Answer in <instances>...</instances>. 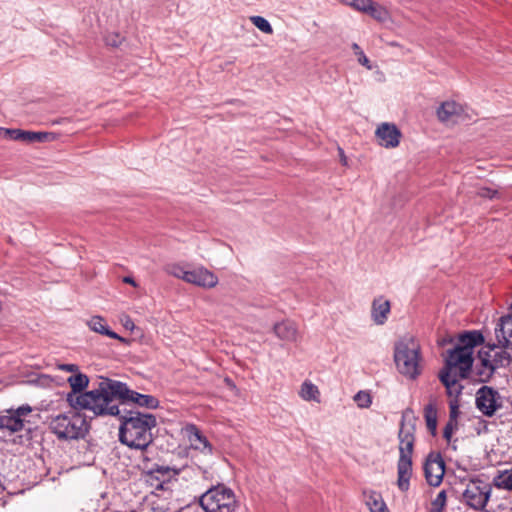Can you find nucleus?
<instances>
[{
	"label": "nucleus",
	"mask_w": 512,
	"mask_h": 512,
	"mask_svg": "<svg viewBox=\"0 0 512 512\" xmlns=\"http://www.w3.org/2000/svg\"><path fill=\"white\" fill-rule=\"evenodd\" d=\"M483 343L484 336L480 331H466L459 335L457 345L448 351L439 379L449 396L461 394L463 386L459 380L469 377L474 362L473 348Z\"/></svg>",
	"instance_id": "1"
},
{
	"label": "nucleus",
	"mask_w": 512,
	"mask_h": 512,
	"mask_svg": "<svg viewBox=\"0 0 512 512\" xmlns=\"http://www.w3.org/2000/svg\"><path fill=\"white\" fill-rule=\"evenodd\" d=\"M112 379L101 378L98 386L90 391H84L89 385V377L78 371L67 378L71 391L66 396V401L74 410H87L95 417H103L106 406L109 405V386Z\"/></svg>",
	"instance_id": "2"
},
{
	"label": "nucleus",
	"mask_w": 512,
	"mask_h": 512,
	"mask_svg": "<svg viewBox=\"0 0 512 512\" xmlns=\"http://www.w3.org/2000/svg\"><path fill=\"white\" fill-rule=\"evenodd\" d=\"M112 416L117 417L120 422L118 436L122 444L129 448L145 450L153 442L151 431L157 426L155 415L122 407L118 415Z\"/></svg>",
	"instance_id": "3"
},
{
	"label": "nucleus",
	"mask_w": 512,
	"mask_h": 512,
	"mask_svg": "<svg viewBox=\"0 0 512 512\" xmlns=\"http://www.w3.org/2000/svg\"><path fill=\"white\" fill-rule=\"evenodd\" d=\"M109 393V405L106 406L107 415H118L122 407H126L129 403H134L139 407L147 409H156L159 407V400L148 394H141L134 390H131L128 385L124 382L112 379L111 385L108 387Z\"/></svg>",
	"instance_id": "4"
},
{
	"label": "nucleus",
	"mask_w": 512,
	"mask_h": 512,
	"mask_svg": "<svg viewBox=\"0 0 512 512\" xmlns=\"http://www.w3.org/2000/svg\"><path fill=\"white\" fill-rule=\"evenodd\" d=\"M80 410L51 416L48 428L60 441L83 439L89 432V424Z\"/></svg>",
	"instance_id": "5"
},
{
	"label": "nucleus",
	"mask_w": 512,
	"mask_h": 512,
	"mask_svg": "<svg viewBox=\"0 0 512 512\" xmlns=\"http://www.w3.org/2000/svg\"><path fill=\"white\" fill-rule=\"evenodd\" d=\"M420 360V345L413 336L406 335L395 343L394 361L402 375L417 378L421 373Z\"/></svg>",
	"instance_id": "6"
},
{
	"label": "nucleus",
	"mask_w": 512,
	"mask_h": 512,
	"mask_svg": "<svg viewBox=\"0 0 512 512\" xmlns=\"http://www.w3.org/2000/svg\"><path fill=\"white\" fill-rule=\"evenodd\" d=\"M205 512H237L239 501L235 492L223 483L210 487L199 499Z\"/></svg>",
	"instance_id": "7"
},
{
	"label": "nucleus",
	"mask_w": 512,
	"mask_h": 512,
	"mask_svg": "<svg viewBox=\"0 0 512 512\" xmlns=\"http://www.w3.org/2000/svg\"><path fill=\"white\" fill-rule=\"evenodd\" d=\"M183 433L190 443L191 458L203 472L209 471L213 446L194 424H187Z\"/></svg>",
	"instance_id": "8"
},
{
	"label": "nucleus",
	"mask_w": 512,
	"mask_h": 512,
	"mask_svg": "<svg viewBox=\"0 0 512 512\" xmlns=\"http://www.w3.org/2000/svg\"><path fill=\"white\" fill-rule=\"evenodd\" d=\"M491 485L479 478L472 479L463 492L466 504L474 510H483L490 498Z\"/></svg>",
	"instance_id": "9"
},
{
	"label": "nucleus",
	"mask_w": 512,
	"mask_h": 512,
	"mask_svg": "<svg viewBox=\"0 0 512 512\" xmlns=\"http://www.w3.org/2000/svg\"><path fill=\"white\" fill-rule=\"evenodd\" d=\"M475 404L477 409L485 416L492 417L502 408L500 393L491 386H482L476 392Z\"/></svg>",
	"instance_id": "10"
},
{
	"label": "nucleus",
	"mask_w": 512,
	"mask_h": 512,
	"mask_svg": "<svg viewBox=\"0 0 512 512\" xmlns=\"http://www.w3.org/2000/svg\"><path fill=\"white\" fill-rule=\"evenodd\" d=\"M0 134L6 139L24 143H43L56 139V135L52 132H35L10 128H0Z\"/></svg>",
	"instance_id": "11"
},
{
	"label": "nucleus",
	"mask_w": 512,
	"mask_h": 512,
	"mask_svg": "<svg viewBox=\"0 0 512 512\" xmlns=\"http://www.w3.org/2000/svg\"><path fill=\"white\" fill-rule=\"evenodd\" d=\"M490 354L485 348H481L477 355V363L472 366L474 380L478 383H488L494 376L496 369L490 361Z\"/></svg>",
	"instance_id": "12"
},
{
	"label": "nucleus",
	"mask_w": 512,
	"mask_h": 512,
	"mask_svg": "<svg viewBox=\"0 0 512 512\" xmlns=\"http://www.w3.org/2000/svg\"><path fill=\"white\" fill-rule=\"evenodd\" d=\"M426 481L431 486H439L445 473V463L440 454H429L424 464Z\"/></svg>",
	"instance_id": "13"
},
{
	"label": "nucleus",
	"mask_w": 512,
	"mask_h": 512,
	"mask_svg": "<svg viewBox=\"0 0 512 512\" xmlns=\"http://www.w3.org/2000/svg\"><path fill=\"white\" fill-rule=\"evenodd\" d=\"M143 470L145 471L146 477L148 478L147 481H150L152 485H154L152 482L153 480L158 482L155 484L157 488H162L165 482L178 475L181 471L175 467L159 464H154L149 469H147V465H144Z\"/></svg>",
	"instance_id": "14"
},
{
	"label": "nucleus",
	"mask_w": 512,
	"mask_h": 512,
	"mask_svg": "<svg viewBox=\"0 0 512 512\" xmlns=\"http://www.w3.org/2000/svg\"><path fill=\"white\" fill-rule=\"evenodd\" d=\"M218 277L204 267H198L188 270L185 282L197 285L203 288H213L218 284Z\"/></svg>",
	"instance_id": "15"
},
{
	"label": "nucleus",
	"mask_w": 512,
	"mask_h": 512,
	"mask_svg": "<svg viewBox=\"0 0 512 512\" xmlns=\"http://www.w3.org/2000/svg\"><path fill=\"white\" fill-rule=\"evenodd\" d=\"M375 135L379 144L385 148H395L400 143L402 136L400 130L394 124L382 123L376 129Z\"/></svg>",
	"instance_id": "16"
},
{
	"label": "nucleus",
	"mask_w": 512,
	"mask_h": 512,
	"mask_svg": "<svg viewBox=\"0 0 512 512\" xmlns=\"http://www.w3.org/2000/svg\"><path fill=\"white\" fill-rule=\"evenodd\" d=\"M405 415L401 420V426L398 434L399 438V457L406 456L407 459H412L413 447H414V426H407L404 422Z\"/></svg>",
	"instance_id": "17"
},
{
	"label": "nucleus",
	"mask_w": 512,
	"mask_h": 512,
	"mask_svg": "<svg viewBox=\"0 0 512 512\" xmlns=\"http://www.w3.org/2000/svg\"><path fill=\"white\" fill-rule=\"evenodd\" d=\"M495 333L499 344L504 348L512 347V311L500 318V322L495 328Z\"/></svg>",
	"instance_id": "18"
},
{
	"label": "nucleus",
	"mask_w": 512,
	"mask_h": 512,
	"mask_svg": "<svg viewBox=\"0 0 512 512\" xmlns=\"http://www.w3.org/2000/svg\"><path fill=\"white\" fill-rule=\"evenodd\" d=\"M391 311V304L383 296L375 298L371 306V318L377 325H383Z\"/></svg>",
	"instance_id": "19"
},
{
	"label": "nucleus",
	"mask_w": 512,
	"mask_h": 512,
	"mask_svg": "<svg viewBox=\"0 0 512 512\" xmlns=\"http://www.w3.org/2000/svg\"><path fill=\"white\" fill-rule=\"evenodd\" d=\"M397 485L402 492L409 490L410 478L412 476V459H407L406 456L399 457L397 463Z\"/></svg>",
	"instance_id": "20"
},
{
	"label": "nucleus",
	"mask_w": 512,
	"mask_h": 512,
	"mask_svg": "<svg viewBox=\"0 0 512 512\" xmlns=\"http://www.w3.org/2000/svg\"><path fill=\"white\" fill-rule=\"evenodd\" d=\"M273 331L279 339L287 342H295L299 337L296 324L289 320L276 323Z\"/></svg>",
	"instance_id": "21"
},
{
	"label": "nucleus",
	"mask_w": 512,
	"mask_h": 512,
	"mask_svg": "<svg viewBox=\"0 0 512 512\" xmlns=\"http://www.w3.org/2000/svg\"><path fill=\"white\" fill-rule=\"evenodd\" d=\"M87 325L89 328L99 334L108 336L113 339H117L120 342L126 343V339L119 336L117 333L112 331L105 323V320L101 316H93L88 322Z\"/></svg>",
	"instance_id": "22"
},
{
	"label": "nucleus",
	"mask_w": 512,
	"mask_h": 512,
	"mask_svg": "<svg viewBox=\"0 0 512 512\" xmlns=\"http://www.w3.org/2000/svg\"><path fill=\"white\" fill-rule=\"evenodd\" d=\"M483 348L486 349V352H489L490 361L492 362L493 366H495L496 370L499 367H506L510 365V363L512 362V356L504 350L496 351L497 346L495 344H489L484 346Z\"/></svg>",
	"instance_id": "23"
},
{
	"label": "nucleus",
	"mask_w": 512,
	"mask_h": 512,
	"mask_svg": "<svg viewBox=\"0 0 512 512\" xmlns=\"http://www.w3.org/2000/svg\"><path fill=\"white\" fill-rule=\"evenodd\" d=\"M365 504L370 512H389L382 495L374 490L364 491Z\"/></svg>",
	"instance_id": "24"
},
{
	"label": "nucleus",
	"mask_w": 512,
	"mask_h": 512,
	"mask_svg": "<svg viewBox=\"0 0 512 512\" xmlns=\"http://www.w3.org/2000/svg\"><path fill=\"white\" fill-rule=\"evenodd\" d=\"M462 107L455 101H446L437 109V116L441 122H448L454 116L460 115Z\"/></svg>",
	"instance_id": "25"
},
{
	"label": "nucleus",
	"mask_w": 512,
	"mask_h": 512,
	"mask_svg": "<svg viewBox=\"0 0 512 512\" xmlns=\"http://www.w3.org/2000/svg\"><path fill=\"white\" fill-rule=\"evenodd\" d=\"M24 428V420L18 419L11 410L7 414L0 416V430L6 429L11 433H16Z\"/></svg>",
	"instance_id": "26"
},
{
	"label": "nucleus",
	"mask_w": 512,
	"mask_h": 512,
	"mask_svg": "<svg viewBox=\"0 0 512 512\" xmlns=\"http://www.w3.org/2000/svg\"><path fill=\"white\" fill-rule=\"evenodd\" d=\"M424 418L426 426L432 435L436 434L437 431V408L434 399H430V402L424 408Z\"/></svg>",
	"instance_id": "27"
},
{
	"label": "nucleus",
	"mask_w": 512,
	"mask_h": 512,
	"mask_svg": "<svg viewBox=\"0 0 512 512\" xmlns=\"http://www.w3.org/2000/svg\"><path fill=\"white\" fill-rule=\"evenodd\" d=\"M493 484L499 489L512 491V468L500 471L493 479Z\"/></svg>",
	"instance_id": "28"
},
{
	"label": "nucleus",
	"mask_w": 512,
	"mask_h": 512,
	"mask_svg": "<svg viewBox=\"0 0 512 512\" xmlns=\"http://www.w3.org/2000/svg\"><path fill=\"white\" fill-rule=\"evenodd\" d=\"M300 396L306 401H319L318 387L310 381H305L301 386Z\"/></svg>",
	"instance_id": "29"
},
{
	"label": "nucleus",
	"mask_w": 512,
	"mask_h": 512,
	"mask_svg": "<svg viewBox=\"0 0 512 512\" xmlns=\"http://www.w3.org/2000/svg\"><path fill=\"white\" fill-rule=\"evenodd\" d=\"M164 271L173 277L178 279L186 280V274L188 270H185L183 266L177 263H169L164 266Z\"/></svg>",
	"instance_id": "30"
},
{
	"label": "nucleus",
	"mask_w": 512,
	"mask_h": 512,
	"mask_svg": "<svg viewBox=\"0 0 512 512\" xmlns=\"http://www.w3.org/2000/svg\"><path fill=\"white\" fill-rule=\"evenodd\" d=\"M251 22L262 32L266 34H272L273 28L271 24L262 16H252Z\"/></svg>",
	"instance_id": "31"
},
{
	"label": "nucleus",
	"mask_w": 512,
	"mask_h": 512,
	"mask_svg": "<svg viewBox=\"0 0 512 512\" xmlns=\"http://www.w3.org/2000/svg\"><path fill=\"white\" fill-rule=\"evenodd\" d=\"M352 49H353L355 55L357 56V60H358L359 64L366 67L368 70H371L372 65L370 64L368 57L365 55V53L360 48V46L357 43H353Z\"/></svg>",
	"instance_id": "32"
},
{
	"label": "nucleus",
	"mask_w": 512,
	"mask_h": 512,
	"mask_svg": "<svg viewBox=\"0 0 512 512\" xmlns=\"http://www.w3.org/2000/svg\"><path fill=\"white\" fill-rule=\"evenodd\" d=\"M354 400L360 408H368L372 403L370 394L365 391H359L354 396Z\"/></svg>",
	"instance_id": "33"
},
{
	"label": "nucleus",
	"mask_w": 512,
	"mask_h": 512,
	"mask_svg": "<svg viewBox=\"0 0 512 512\" xmlns=\"http://www.w3.org/2000/svg\"><path fill=\"white\" fill-rule=\"evenodd\" d=\"M460 415V404L457 398L450 400L449 402V419L458 421Z\"/></svg>",
	"instance_id": "34"
},
{
	"label": "nucleus",
	"mask_w": 512,
	"mask_h": 512,
	"mask_svg": "<svg viewBox=\"0 0 512 512\" xmlns=\"http://www.w3.org/2000/svg\"><path fill=\"white\" fill-rule=\"evenodd\" d=\"M458 429V421L448 419L444 429L443 437L449 442L452 438L453 433Z\"/></svg>",
	"instance_id": "35"
},
{
	"label": "nucleus",
	"mask_w": 512,
	"mask_h": 512,
	"mask_svg": "<svg viewBox=\"0 0 512 512\" xmlns=\"http://www.w3.org/2000/svg\"><path fill=\"white\" fill-rule=\"evenodd\" d=\"M478 195L482 198L494 199L499 197V192L489 187H482L478 190Z\"/></svg>",
	"instance_id": "36"
},
{
	"label": "nucleus",
	"mask_w": 512,
	"mask_h": 512,
	"mask_svg": "<svg viewBox=\"0 0 512 512\" xmlns=\"http://www.w3.org/2000/svg\"><path fill=\"white\" fill-rule=\"evenodd\" d=\"M10 410L18 419H22L24 416L31 413L32 408L30 405L25 404V405L18 407L17 409H10Z\"/></svg>",
	"instance_id": "37"
},
{
	"label": "nucleus",
	"mask_w": 512,
	"mask_h": 512,
	"mask_svg": "<svg viewBox=\"0 0 512 512\" xmlns=\"http://www.w3.org/2000/svg\"><path fill=\"white\" fill-rule=\"evenodd\" d=\"M371 2L372 0H355L354 3H351L350 6L358 11L365 12L371 8Z\"/></svg>",
	"instance_id": "38"
},
{
	"label": "nucleus",
	"mask_w": 512,
	"mask_h": 512,
	"mask_svg": "<svg viewBox=\"0 0 512 512\" xmlns=\"http://www.w3.org/2000/svg\"><path fill=\"white\" fill-rule=\"evenodd\" d=\"M446 504V492L444 490L440 491L434 501V505L440 506L439 509H437V512H442L443 507Z\"/></svg>",
	"instance_id": "39"
},
{
	"label": "nucleus",
	"mask_w": 512,
	"mask_h": 512,
	"mask_svg": "<svg viewBox=\"0 0 512 512\" xmlns=\"http://www.w3.org/2000/svg\"><path fill=\"white\" fill-rule=\"evenodd\" d=\"M365 13H368L372 17L376 19H380L382 15V9L374 4V2H371V8L365 11Z\"/></svg>",
	"instance_id": "40"
},
{
	"label": "nucleus",
	"mask_w": 512,
	"mask_h": 512,
	"mask_svg": "<svg viewBox=\"0 0 512 512\" xmlns=\"http://www.w3.org/2000/svg\"><path fill=\"white\" fill-rule=\"evenodd\" d=\"M365 13H368L372 17L376 19H380L382 15V9L374 4V2H371V8L365 11Z\"/></svg>",
	"instance_id": "41"
},
{
	"label": "nucleus",
	"mask_w": 512,
	"mask_h": 512,
	"mask_svg": "<svg viewBox=\"0 0 512 512\" xmlns=\"http://www.w3.org/2000/svg\"><path fill=\"white\" fill-rule=\"evenodd\" d=\"M57 368L61 371L71 372L73 374L79 371V366L76 364H58Z\"/></svg>",
	"instance_id": "42"
},
{
	"label": "nucleus",
	"mask_w": 512,
	"mask_h": 512,
	"mask_svg": "<svg viewBox=\"0 0 512 512\" xmlns=\"http://www.w3.org/2000/svg\"><path fill=\"white\" fill-rule=\"evenodd\" d=\"M122 38L118 34L109 35L106 37V43L112 47H117L121 44Z\"/></svg>",
	"instance_id": "43"
},
{
	"label": "nucleus",
	"mask_w": 512,
	"mask_h": 512,
	"mask_svg": "<svg viewBox=\"0 0 512 512\" xmlns=\"http://www.w3.org/2000/svg\"><path fill=\"white\" fill-rule=\"evenodd\" d=\"M122 323L126 329L133 330L135 328V324L129 316H125V319L122 320Z\"/></svg>",
	"instance_id": "44"
},
{
	"label": "nucleus",
	"mask_w": 512,
	"mask_h": 512,
	"mask_svg": "<svg viewBox=\"0 0 512 512\" xmlns=\"http://www.w3.org/2000/svg\"><path fill=\"white\" fill-rule=\"evenodd\" d=\"M338 153H339V158H340L341 164L343 166H348V159L344 153V150L341 147H338Z\"/></svg>",
	"instance_id": "45"
},
{
	"label": "nucleus",
	"mask_w": 512,
	"mask_h": 512,
	"mask_svg": "<svg viewBox=\"0 0 512 512\" xmlns=\"http://www.w3.org/2000/svg\"><path fill=\"white\" fill-rule=\"evenodd\" d=\"M123 282H124V283H127V284H130V285H132V286H137V284H136L135 280H134L132 277H130V276H126V277H124V278H123Z\"/></svg>",
	"instance_id": "46"
},
{
	"label": "nucleus",
	"mask_w": 512,
	"mask_h": 512,
	"mask_svg": "<svg viewBox=\"0 0 512 512\" xmlns=\"http://www.w3.org/2000/svg\"><path fill=\"white\" fill-rule=\"evenodd\" d=\"M339 1L350 6L351 3H354L355 0H339Z\"/></svg>",
	"instance_id": "47"
},
{
	"label": "nucleus",
	"mask_w": 512,
	"mask_h": 512,
	"mask_svg": "<svg viewBox=\"0 0 512 512\" xmlns=\"http://www.w3.org/2000/svg\"><path fill=\"white\" fill-rule=\"evenodd\" d=\"M2 386H3V385H2V383L0 382V387H2Z\"/></svg>",
	"instance_id": "48"
},
{
	"label": "nucleus",
	"mask_w": 512,
	"mask_h": 512,
	"mask_svg": "<svg viewBox=\"0 0 512 512\" xmlns=\"http://www.w3.org/2000/svg\"><path fill=\"white\" fill-rule=\"evenodd\" d=\"M511 310H512V307H511Z\"/></svg>",
	"instance_id": "49"
}]
</instances>
